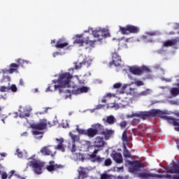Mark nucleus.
<instances>
[{
	"instance_id": "4",
	"label": "nucleus",
	"mask_w": 179,
	"mask_h": 179,
	"mask_svg": "<svg viewBox=\"0 0 179 179\" xmlns=\"http://www.w3.org/2000/svg\"><path fill=\"white\" fill-rule=\"evenodd\" d=\"M48 125V121L46 119H41L39 122L34 123L31 125L32 129H35L32 131L33 135H43V132L40 131H44L47 129Z\"/></svg>"
},
{
	"instance_id": "64",
	"label": "nucleus",
	"mask_w": 179,
	"mask_h": 179,
	"mask_svg": "<svg viewBox=\"0 0 179 179\" xmlns=\"http://www.w3.org/2000/svg\"><path fill=\"white\" fill-rule=\"evenodd\" d=\"M169 34L173 35V34H175V33H174V31H171V32L169 33Z\"/></svg>"
},
{
	"instance_id": "15",
	"label": "nucleus",
	"mask_w": 179,
	"mask_h": 179,
	"mask_svg": "<svg viewBox=\"0 0 179 179\" xmlns=\"http://www.w3.org/2000/svg\"><path fill=\"white\" fill-rule=\"evenodd\" d=\"M139 177L141 178H149L151 177L152 178H163V175L156 174V173H139Z\"/></svg>"
},
{
	"instance_id": "26",
	"label": "nucleus",
	"mask_w": 179,
	"mask_h": 179,
	"mask_svg": "<svg viewBox=\"0 0 179 179\" xmlns=\"http://www.w3.org/2000/svg\"><path fill=\"white\" fill-rule=\"evenodd\" d=\"M58 145L55 147L57 150H64V138H56Z\"/></svg>"
},
{
	"instance_id": "36",
	"label": "nucleus",
	"mask_w": 179,
	"mask_h": 179,
	"mask_svg": "<svg viewBox=\"0 0 179 179\" xmlns=\"http://www.w3.org/2000/svg\"><path fill=\"white\" fill-rule=\"evenodd\" d=\"M124 157H131V152L127 149V147L124 146V150H123Z\"/></svg>"
},
{
	"instance_id": "22",
	"label": "nucleus",
	"mask_w": 179,
	"mask_h": 179,
	"mask_svg": "<svg viewBox=\"0 0 179 179\" xmlns=\"http://www.w3.org/2000/svg\"><path fill=\"white\" fill-rule=\"evenodd\" d=\"M69 43L67 42H64V39H59L55 45L56 48H64V47H68Z\"/></svg>"
},
{
	"instance_id": "28",
	"label": "nucleus",
	"mask_w": 179,
	"mask_h": 179,
	"mask_svg": "<svg viewBox=\"0 0 179 179\" xmlns=\"http://www.w3.org/2000/svg\"><path fill=\"white\" fill-rule=\"evenodd\" d=\"M69 136L72 141L73 143H76V142H79V141L80 140V137L78 135H75L73 134L72 132H69Z\"/></svg>"
},
{
	"instance_id": "45",
	"label": "nucleus",
	"mask_w": 179,
	"mask_h": 179,
	"mask_svg": "<svg viewBox=\"0 0 179 179\" xmlns=\"http://www.w3.org/2000/svg\"><path fill=\"white\" fill-rule=\"evenodd\" d=\"M134 83L136 85V86H143V85H145L143 81L141 80H136Z\"/></svg>"
},
{
	"instance_id": "63",
	"label": "nucleus",
	"mask_w": 179,
	"mask_h": 179,
	"mask_svg": "<svg viewBox=\"0 0 179 179\" xmlns=\"http://www.w3.org/2000/svg\"><path fill=\"white\" fill-rule=\"evenodd\" d=\"M177 145H178V149H179V138L178 140Z\"/></svg>"
},
{
	"instance_id": "19",
	"label": "nucleus",
	"mask_w": 179,
	"mask_h": 179,
	"mask_svg": "<svg viewBox=\"0 0 179 179\" xmlns=\"http://www.w3.org/2000/svg\"><path fill=\"white\" fill-rule=\"evenodd\" d=\"M101 135H103L106 141H108V139H110V138L114 135V130L105 129Z\"/></svg>"
},
{
	"instance_id": "5",
	"label": "nucleus",
	"mask_w": 179,
	"mask_h": 179,
	"mask_svg": "<svg viewBox=\"0 0 179 179\" xmlns=\"http://www.w3.org/2000/svg\"><path fill=\"white\" fill-rule=\"evenodd\" d=\"M119 31L123 35L138 34L141 31V28L135 25L128 24L126 27H119Z\"/></svg>"
},
{
	"instance_id": "58",
	"label": "nucleus",
	"mask_w": 179,
	"mask_h": 179,
	"mask_svg": "<svg viewBox=\"0 0 179 179\" xmlns=\"http://www.w3.org/2000/svg\"><path fill=\"white\" fill-rule=\"evenodd\" d=\"M0 156H2V157H5L6 156V154L5 152L0 153Z\"/></svg>"
},
{
	"instance_id": "50",
	"label": "nucleus",
	"mask_w": 179,
	"mask_h": 179,
	"mask_svg": "<svg viewBox=\"0 0 179 179\" xmlns=\"http://www.w3.org/2000/svg\"><path fill=\"white\" fill-rule=\"evenodd\" d=\"M17 153L18 157H22L23 156V152H22V151H20L19 149L17 150Z\"/></svg>"
},
{
	"instance_id": "2",
	"label": "nucleus",
	"mask_w": 179,
	"mask_h": 179,
	"mask_svg": "<svg viewBox=\"0 0 179 179\" xmlns=\"http://www.w3.org/2000/svg\"><path fill=\"white\" fill-rule=\"evenodd\" d=\"M138 117L142 120H148V118H150V117H159V118H162V120H166L169 124L173 125V127H175V131L179 132V119L167 116L166 115V113L159 109H152L149 111L139 112Z\"/></svg>"
},
{
	"instance_id": "54",
	"label": "nucleus",
	"mask_w": 179,
	"mask_h": 179,
	"mask_svg": "<svg viewBox=\"0 0 179 179\" xmlns=\"http://www.w3.org/2000/svg\"><path fill=\"white\" fill-rule=\"evenodd\" d=\"M13 114L14 118H17V116H18L17 112L13 113Z\"/></svg>"
},
{
	"instance_id": "41",
	"label": "nucleus",
	"mask_w": 179,
	"mask_h": 179,
	"mask_svg": "<svg viewBox=\"0 0 179 179\" xmlns=\"http://www.w3.org/2000/svg\"><path fill=\"white\" fill-rule=\"evenodd\" d=\"M0 92H1V93H3L5 92H9V87H6V86H1L0 87Z\"/></svg>"
},
{
	"instance_id": "40",
	"label": "nucleus",
	"mask_w": 179,
	"mask_h": 179,
	"mask_svg": "<svg viewBox=\"0 0 179 179\" xmlns=\"http://www.w3.org/2000/svg\"><path fill=\"white\" fill-rule=\"evenodd\" d=\"M111 164H113L111 159L108 158L104 161V166H106V167H108V166H111Z\"/></svg>"
},
{
	"instance_id": "20",
	"label": "nucleus",
	"mask_w": 179,
	"mask_h": 179,
	"mask_svg": "<svg viewBox=\"0 0 179 179\" xmlns=\"http://www.w3.org/2000/svg\"><path fill=\"white\" fill-rule=\"evenodd\" d=\"M157 33L156 32H150V31H147L145 32V35H143L142 36L143 40H144L145 43H150V36H156Z\"/></svg>"
},
{
	"instance_id": "27",
	"label": "nucleus",
	"mask_w": 179,
	"mask_h": 179,
	"mask_svg": "<svg viewBox=\"0 0 179 179\" xmlns=\"http://www.w3.org/2000/svg\"><path fill=\"white\" fill-rule=\"evenodd\" d=\"M166 173L170 174H179V165H175L172 169H168Z\"/></svg>"
},
{
	"instance_id": "34",
	"label": "nucleus",
	"mask_w": 179,
	"mask_h": 179,
	"mask_svg": "<svg viewBox=\"0 0 179 179\" xmlns=\"http://www.w3.org/2000/svg\"><path fill=\"white\" fill-rule=\"evenodd\" d=\"M17 62L19 65V66H24V64H27L29 63V61L27 60H24V59H18L17 60Z\"/></svg>"
},
{
	"instance_id": "56",
	"label": "nucleus",
	"mask_w": 179,
	"mask_h": 179,
	"mask_svg": "<svg viewBox=\"0 0 179 179\" xmlns=\"http://www.w3.org/2000/svg\"><path fill=\"white\" fill-rule=\"evenodd\" d=\"M173 179H179V175H174Z\"/></svg>"
},
{
	"instance_id": "35",
	"label": "nucleus",
	"mask_w": 179,
	"mask_h": 179,
	"mask_svg": "<svg viewBox=\"0 0 179 179\" xmlns=\"http://www.w3.org/2000/svg\"><path fill=\"white\" fill-rule=\"evenodd\" d=\"M100 179H114L113 178V176L109 175L108 173H102L101 175Z\"/></svg>"
},
{
	"instance_id": "31",
	"label": "nucleus",
	"mask_w": 179,
	"mask_h": 179,
	"mask_svg": "<svg viewBox=\"0 0 179 179\" xmlns=\"http://www.w3.org/2000/svg\"><path fill=\"white\" fill-rule=\"evenodd\" d=\"M106 122L109 124V125H113L115 122V117L113 115L108 116Z\"/></svg>"
},
{
	"instance_id": "18",
	"label": "nucleus",
	"mask_w": 179,
	"mask_h": 179,
	"mask_svg": "<svg viewBox=\"0 0 179 179\" xmlns=\"http://www.w3.org/2000/svg\"><path fill=\"white\" fill-rule=\"evenodd\" d=\"M93 128L96 131V135H103L105 129L103 125L97 123L93 126Z\"/></svg>"
},
{
	"instance_id": "44",
	"label": "nucleus",
	"mask_w": 179,
	"mask_h": 179,
	"mask_svg": "<svg viewBox=\"0 0 179 179\" xmlns=\"http://www.w3.org/2000/svg\"><path fill=\"white\" fill-rule=\"evenodd\" d=\"M148 94H150V90H146L145 91H143L141 92V96H148Z\"/></svg>"
},
{
	"instance_id": "51",
	"label": "nucleus",
	"mask_w": 179,
	"mask_h": 179,
	"mask_svg": "<svg viewBox=\"0 0 179 179\" xmlns=\"http://www.w3.org/2000/svg\"><path fill=\"white\" fill-rule=\"evenodd\" d=\"M19 85L20 86H23L24 85V81H23V79L20 80Z\"/></svg>"
},
{
	"instance_id": "14",
	"label": "nucleus",
	"mask_w": 179,
	"mask_h": 179,
	"mask_svg": "<svg viewBox=\"0 0 179 179\" xmlns=\"http://www.w3.org/2000/svg\"><path fill=\"white\" fill-rule=\"evenodd\" d=\"M106 145V141H104V138L103 137L96 136L94 141V148H103Z\"/></svg>"
},
{
	"instance_id": "37",
	"label": "nucleus",
	"mask_w": 179,
	"mask_h": 179,
	"mask_svg": "<svg viewBox=\"0 0 179 179\" xmlns=\"http://www.w3.org/2000/svg\"><path fill=\"white\" fill-rule=\"evenodd\" d=\"M76 131L80 135H86V130L83 129H79V126L77 125Z\"/></svg>"
},
{
	"instance_id": "39",
	"label": "nucleus",
	"mask_w": 179,
	"mask_h": 179,
	"mask_svg": "<svg viewBox=\"0 0 179 179\" xmlns=\"http://www.w3.org/2000/svg\"><path fill=\"white\" fill-rule=\"evenodd\" d=\"M122 139L123 142H128V135L127 134V130L123 131Z\"/></svg>"
},
{
	"instance_id": "3",
	"label": "nucleus",
	"mask_w": 179,
	"mask_h": 179,
	"mask_svg": "<svg viewBox=\"0 0 179 179\" xmlns=\"http://www.w3.org/2000/svg\"><path fill=\"white\" fill-rule=\"evenodd\" d=\"M45 166V162L37 159V158H36V155H33L31 157L28 158L27 169L30 167L35 174H41Z\"/></svg>"
},
{
	"instance_id": "23",
	"label": "nucleus",
	"mask_w": 179,
	"mask_h": 179,
	"mask_svg": "<svg viewBox=\"0 0 179 179\" xmlns=\"http://www.w3.org/2000/svg\"><path fill=\"white\" fill-rule=\"evenodd\" d=\"M13 174H15V171H10L8 175L6 172L1 171V179H10L13 177Z\"/></svg>"
},
{
	"instance_id": "9",
	"label": "nucleus",
	"mask_w": 179,
	"mask_h": 179,
	"mask_svg": "<svg viewBox=\"0 0 179 179\" xmlns=\"http://www.w3.org/2000/svg\"><path fill=\"white\" fill-rule=\"evenodd\" d=\"M88 44L89 45H94V43H96V40L92 41L90 40L89 36L81 38L80 37L76 38L74 41V44H79V45H83V44Z\"/></svg>"
},
{
	"instance_id": "11",
	"label": "nucleus",
	"mask_w": 179,
	"mask_h": 179,
	"mask_svg": "<svg viewBox=\"0 0 179 179\" xmlns=\"http://www.w3.org/2000/svg\"><path fill=\"white\" fill-rule=\"evenodd\" d=\"M122 60L121 59V56L118 55V52H114L112 53V64L115 66H121Z\"/></svg>"
},
{
	"instance_id": "8",
	"label": "nucleus",
	"mask_w": 179,
	"mask_h": 179,
	"mask_svg": "<svg viewBox=\"0 0 179 179\" xmlns=\"http://www.w3.org/2000/svg\"><path fill=\"white\" fill-rule=\"evenodd\" d=\"M100 152V150H94L93 152L90 155L89 157L92 163H103L105 158L97 156V154Z\"/></svg>"
},
{
	"instance_id": "7",
	"label": "nucleus",
	"mask_w": 179,
	"mask_h": 179,
	"mask_svg": "<svg viewBox=\"0 0 179 179\" xmlns=\"http://www.w3.org/2000/svg\"><path fill=\"white\" fill-rule=\"evenodd\" d=\"M110 34L106 31V29H95L92 31V35L95 38H98L99 41L103 40V38L108 37Z\"/></svg>"
},
{
	"instance_id": "53",
	"label": "nucleus",
	"mask_w": 179,
	"mask_h": 179,
	"mask_svg": "<svg viewBox=\"0 0 179 179\" xmlns=\"http://www.w3.org/2000/svg\"><path fill=\"white\" fill-rule=\"evenodd\" d=\"M76 78L78 79L79 80V83H80L81 85H83V83H85V80H79V78L78 77V76H76Z\"/></svg>"
},
{
	"instance_id": "13",
	"label": "nucleus",
	"mask_w": 179,
	"mask_h": 179,
	"mask_svg": "<svg viewBox=\"0 0 179 179\" xmlns=\"http://www.w3.org/2000/svg\"><path fill=\"white\" fill-rule=\"evenodd\" d=\"M48 166H47L46 167V170H48V171H55V170H59V169H63L64 166L61 165V164H55V162L54 161H50L49 162Z\"/></svg>"
},
{
	"instance_id": "33",
	"label": "nucleus",
	"mask_w": 179,
	"mask_h": 179,
	"mask_svg": "<svg viewBox=\"0 0 179 179\" xmlns=\"http://www.w3.org/2000/svg\"><path fill=\"white\" fill-rule=\"evenodd\" d=\"M79 176L78 177H82V178H86L87 177V173H86V170L85 169L82 168L81 170L78 172Z\"/></svg>"
},
{
	"instance_id": "21",
	"label": "nucleus",
	"mask_w": 179,
	"mask_h": 179,
	"mask_svg": "<svg viewBox=\"0 0 179 179\" xmlns=\"http://www.w3.org/2000/svg\"><path fill=\"white\" fill-rule=\"evenodd\" d=\"M112 157L113 160L116 162L118 163L119 164L122 163V155L120 152H115L112 155Z\"/></svg>"
},
{
	"instance_id": "49",
	"label": "nucleus",
	"mask_w": 179,
	"mask_h": 179,
	"mask_svg": "<svg viewBox=\"0 0 179 179\" xmlns=\"http://www.w3.org/2000/svg\"><path fill=\"white\" fill-rule=\"evenodd\" d=\"M76 152V145L75 143H73L72 148H71V152L75 153Z\"/></svg>"
},
{
	"instance_id": "47",
	"label": "nucleus",
	"mask_w": 179,
	"mask_h": 179,
	"mask_svg": "<svg viewBox=\"0 0 179 179\" xmlns=\"http://www.w3.org/2000/svg\"><path fill=\"white\" fill-rule=\"evenodd\" d=\"M120 128H126L127 127V121H122L120 123Z\"/></svg>"
},
{
	"instance_id": "16",
	"label": "nucleus",
	"mask_w": 179,
	"mask_h": 179,
	"mask_svg": "<svg viewBox=\"0 0 179 179\" xmlns=\"http://www.w3.org/2000/svg\"><path fill=\"white\" fill-rule=\"evenodd\" d=\"M49 148V146L42 148L41 153H42L43 156H51V157H54V156H55V152H52Z\"/></svg>"
},
{
	"instance_id": "12",
	"label": "nucleus",
	"mask_w": 179,
	"mask_h": 179,
	"mask_svg": "<svg viewBox=\"0 0 179 179\" xmlns=\"http://www.w3.org/2000/svg\"><path fill=\"white\" fill-rule=\"evenodd\" d=\"M17 69H19V64H15V63H13L11 64H10V69H3L2 70V73L5 74V73H15V72H17Z\"/></svg>"
},
{
	"instance_id": "10",
	"label": "nucleus",
	"mask_w": 179,
	"mask_h": 179,
	"mask_svg": "<svg viewBox=\"0 0 179 179\" xmlns=\"http://www.w3.org/2000/svg\"><path fill=\"white\" fill-rule=\"evenodd\" d=\"M145 165L143 163L139 162L138 161H135L132 162V166L130 168L131 173H138L141 171V169H143Z\"/></svg>"
},
{
	"instance_id": "52",
	"label": "nucleus",
	"mask_w": 179,
	"mask_h": 179,
	"mask_svg": "<svg viewBox=\"0 0 179 179\" xmlns=\"http://www.w3.org/2000/svg\"><path fill=\"white\" fill-rule=\"evenodd\" d=\"M48 108H45V110L43 112H40L39 114H45V113H47V111H48Z\"/></svg>"
},
{
	"instance_id": "57",
	"label": "nucleus",
	"mask_w": 179,
	"mask_h": 179,
	"mask_svg": "<svg viewBox=\"0 0 179 179\" xmlns=\"http://www.w3.org/2000/svg\"><path fill=\"white\" fill-rule=\"evenodd\" d=\"M129 40H131V38H127L124 39V43H129Z\"/></svg>"
},
{
	"instance_id": "25",
	"label": "nucleus",
	"mask_w": 179,
	"mask_h": 179,
	"mask_svg": "<svg viewBox=\"0 0 179 179\" xmlns=\"http://www.w3.org/2000/svg\"><path fill=\"white\" fill-rule=\"evenodd\" d=\"M20 118H26V117H30V113L27 110L26 108H21L19 110Z\"/></svg>"
},
{
	"instance_id": "17",
	"label": "nucleus",
	"mask_w": 179,
	"mask_h": 179,
	"mask_svg": "<svg viewBox=\"0 0 179 179\" xmlns=\"http://www.w3.org/2000/svg\"><path fill=\"white\" fill-rule=\"evenodd\" d=\"M90 90V87L83 86L72 91L73 94H82V93H87Z\"/></svg>"
},
{
	"instance_id": "29",
	"label": "nucleus",
	"mask_w": 179,
	"mask_h": 179,
	"mask_svg": "<svg viewBox=\"0 0 179 179\" xmlns=\"http://www.w3.org/2000/svg\"><path fill=\"white\" fill-rule=\"evenodd\" d=\"M129 71L133 75H141V69H139L138 67H134V66L133 67H130L129 68Z\"/></svg>"
},
{
	"instance_id": "42",
	"label": "nucleus",
	"mask_w": 179,
	"mask_h": 179,
	"mask_svg": "<svg viewBox=\"0 0 179 179\" xmlns=\"http://www.w3.org/2000/svg\"><path fill=\"white\" fill-rule=\"evenodd\" d=\"M108 107H110L111 108H118V103H111L108 105Z\"/></svg>"
},
{
	"instance_id": "1",
	"label": "nucleus",
	"mask_w": 179,
	"mask_h": 179,
	"mask_svg": "<svg viewBox=\"0 0 179 179\" xmlns=\"http://www.w3.org/2000/svg\"><path fill=\"white\" fill-rule=\"evenodd\" d=\"M90 65H92V59L88 58L84 59L82 62L75 63L74 68H71L69 70V73H63L59 75V79L57 81L58 85H54L55 90L58 89L59 93H62V89H65V87H71V80L73 78L72 75H73V71H75V69H80L82 66H86L87 68H89Z\"/></svg>"
},
{
	"instance_id": "62",
	"label": "nucleus",
	"mask_w": 179,
	"mask_h": 179,
	"mask_svg": "<svg viewBox=\"0 0 179 179\" xmlns=\"http://www.w3.org/2000/svg\"><path fill=\"white\" fill-rule=\"evenodd\" d=\"M101 107H104V106H103V105H99V106H97V108H101Z\"/></svg>"
},
{
	"instance_id": "43",
	"label": "nucleus",
	"mask_w": 179,
	"mask_h": 179,
	"mask_svg": "<svg viewBox=\"0 0 179 179\" xmlns=\"http://www.w3.org/2000/svg\"><path fill=\"white\" fill-rule=\"evenodd\" d=\"M64 93H67L68 94L67 95H66V99H69V98H71V90H64Z\"/></svg>"
},
{
	"instance_id": "48",
	"label": "nucleus",
	"mask_w": 179,
	"mask_h": 179,
	"mask_svg": "<svg viewBox=\"0 0 179 179\" xmlns=\"http://www.w3.org/2000/svg\"><path fill=\"white\" fill-rule=\"evenodd\" d=\"M134 117H138V113H132L131 115H127V118H134Z\"/></svg>"
},
{
	"instance_id": "38",
	"label": "nucleus",
	"mask_w": 179,
	"mask_h": 179,
	"mask_svg": "<svg viewBox=\"0 0 179 179\" xmlns=\"http://www.w3.org/2000/svg\"><path fill=\"white\" fill-rule=\"evenodd\" d=\"M11 90L13 93H16L17 92V87L15 84H13L10 87L8 86V92Z\"/></svg>"
},
{
	"instance_id": "6",
	"label": "nucleus",
	"mask_w": 179,
	"mask_h": 179,
	"mask_svg": "<svg viewBox=\"0 0 179 179\" xmlns=\"http://www.w3.org/2000/svg\"><path fill=\"white\" fill-rule=\"evenodd\" d=\"M179 37L169 39L163 42L162 47H173L174 50H178Z\"/></svg>"
},
{
	"instance_id": "46",
	"label": "nucleus",
	"mask_w": 179,
	"mask_h": 179,
	"mask_svg": "<svg viewBox=\"0 0 179 179\" xmlns=\"http://www.w3.org/2000/svg\"><path fill=\"white\" fill-rule=\"evenodd\" d=\"M122 86L121 83H117L113 85V89H120Z\"/></svg>"
},
{
	"instance_id": "61",
	"label": "nucleus",
	"mask_w": 179,
	"mask_h": 179,
	"mask_svg": "<svg viewBox=\"0 0 179 179\" xmlns=\"http://www.w3.org/2000/svg\"><path fill=\"white\" fill-rule=\"evenodd\" d=\"M119 170H124V166H120L119 168H117Z\"/></svg>"
},
{
	"instance_id": "30",
	"label": "nucleus",
	"mask_w": 179,
	"mask_h": 179,
	"mask_svg": "<svg viewBox=\"0 0 179 179\" xmlns=\"http://www.w3.org/2000/svg\"><path fill=\"white\" fill-rule=\"evenodd\" d=\"M170 93L173 97H176L179 94V89L177 87H172L170 90Z\"/></svg>"
},
{
	"instance_id": "24",
	"label": "nucleus",
	"mask_w": 179,
	"mask_h": 179,
	"mask_svg": "<svg viewBox=\"0 0 179 179\" xmlns=\"http://www.w3.org/2000/svg\"><path fill=\"white\" fill-rule=\"evenodd\" d=\"M96 135L97 134L96 130L94 129V127L89 128L88 129L86 130L85 136H89V138H94Z\"/></svg>"
},
{
	"instance_id": "32",
	"label": "nucleus",
	"mask_w": 179,
	"mask_h": 179,
	"mask_svg": "<svg viewBox=\"0 0 179 179\" xmlns=\"http://www.w3.org/2000/svg\"><path fill=\"white\" fill-rule=\"evenodd\" d=\"M141 71V75H143V73H150L152 72V70L149 69L148 66H143L140 69Z\"/></svg>"
},
{
	"instance_id": "55",
	"label": "nucleus",
	"mask_w": 179,
	"mask_h": 179,
	"mask_svg": "<svg viewBox=\"0 0 179 179\" xmlns=\"http://www.w3.org/2000/svg\"><path fill=\"white\" fill-rule=\"evenodd\" d=\"M164 178H171V175H165L164 176Z\"/></svg>"
},
{
	"instance_id": "60",
	"label": "nucleus",
	"mask_w": 179,
	"mask_h": 179,
	"mask_svg": "<svg viewBox=\"0 0 179 179\" xmlns=\"http://www.w3.org/2000/svg\"><path fill=\"white\" fill-rule=\"evenodd\" d=\"M101 103H107V100L106 99H102Z\"/></svg>"
},
{
	"instance_id": "59",
	"label": "nucleus",
	"mask_w": 179,
	"mask_h": 179,
	"mask_svg": "<svg viewBox=\"0 0 179 179\" xmlns=\"http://www.w3.org/2000/svg\"><path fill=\"white\" fill-rule=\"evenodd\" d=\"M46 92H52V90H51V87L49 86V87L47 88Z\"/></svg>"
}]
</instances>
